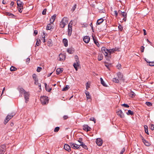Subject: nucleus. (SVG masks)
<instances>
[{
	"instance_id": "f257e3e1",
	"label": "nucleus",
	"mask_w": 154,
	"mask_h": 154,
	"mask_svg": "<svg viewBox=\"0 0 154 154\" xmlns=\"http://www.w3.org/2000/svg\"><path fill=\"white\" fill-rule=\"evenodd\" d=\"M68 20L67 18L64 17L63 18L60 23V26L61 28H63L68 23Z\"/></svg>"
},
{
	"instance_id": "f03ea898",
	"label": "nucleus",
	"mask_w": 154,
	"mask_h": 154,
	"mask_svg": "<svg viewBox=\"0 0 154 154\" xmlns=\"http://www.w3.org/2000/svg\"><path fill=\"white\" fill-rule=\"evenodd\" d=\"M48 99L47 96H43L40 97V100L42 104L44 105L47 104L48 102Z\"/></svg>"
},
{
	"instance_id": "7ed1b4c3",
	"label": "nucleus",
	"mask_w": 154,
	"mask_h": 154,
	"mask_svg": "<svg viewBox=\"0 0 154 154\" xmlns=\"http://www.w3.org/2000/svg\"><path fill=\"white\" fill-rule=\"evenodd\" d=\"M15 113L14 112L11 113L10 114L8 115L5 120L4 123L6 124L9 120L11 119L14 115Z\"/></svg>"
},
{
	"instance_id": "20e7f679",
	"label": "nucleus",
	"mask_w": 154,
	"mask_h": 154,
	"mask_svg": "<svg viewBox=\"0 0 154 154\" xmlns=\"http://www.w3.org/2000/svg\"><path fill=\"white\" fill-rule=\"evenodd\" d=\"M72 21L71 20L68 25V35L70 36L71 34L72 31Z\"/></svg>"
},
{
	"instance_id": "39448f33",
	"label": "nucleus",
	"mask_w": 154,
	"mask_h": 154,
	"mask_svg": "<svg viewBox=\"0 0 154 154\" xmlns=\"http://www.w3.org/2000/svg\"><path fill=\"white\" fill-rule=\"evenodd\" d=\"M69 144L71 147L74 149H80L81 147L80 146V144L79 145L72 143H70Z\"/></svg>"
},
{
	"instance_id": "423d86ee",
	"label": "nucleus",
	"mask_w": 154,
	"mask_h": 154,
	"mask_svg": "<svg viewBox=\"0 0 154 154\" xmlns=\"http://www.w3.org/2000/svg\"><path fill=\"white\" fill-rule=\"evenodd\" d=\"M118 13L120 15H122V17H123V20H124L125 22L126 21V19L127 17V15L126 13L125 12H122L120 10H119L118 11Z\"/></svg>"
},
{
	"instance_id": "0eeeda50",
	"label": "nucleus",
	"mask_w": 154,
	"mask_h": 154,
	"mask_svg": "<svg viewBox=\"0 0 154 154\" xmlns=\"http://www.w3.org/2000/svg\"><path fill=\"white\" fill-rule=\"evenodd\" d=\"M101 51L105 56H107L108 55L107 54L109 53V50L107 49L105 47H103L101 48Z\"/></svg>"
},
{
	"instance_id": "6e6552de",
	"label": "nucleus",
	"mask_w": 154,
	"mask_h": 154,
	"mask_svg": "<svg viewBox=\"0 0 154 154\" xmlns=\"http://www.w3.org/2000/svg\"><path fill=\"white\" fill-rule=\"evenodd\" d=\"M6 146L5 145L0 146V154H4L5 151Z\"/></svg>"
},
{
	"instance_id": "1a4fd4ad",
	"label": "nucleus",
	"mask_w": 154,
	"mask_h": 154,
	"mask_svg": "<svg viewBox=\"0 0 154 154\" xmlns=\"http://www.w3.org/2000/svg\"><path fill=\"white\" fill-rule=\"evenodd\" d=\"M116 113L117 115L121 118H123L124 117V115L121 110L118 109L116 112Z\"/></svg>"
},
{
	"instance_id": "9d476101",
	"label": "nucleus",
	"mask_w": 154,
	"mask_h": 154,
	"mask_svg": "<svg viewBox=\"0 0 154 154\" xmlns=\"http://www.w3.org/2000/svg\"><path fill=\"white\" fill-rule=\"evenodd\" d=\"M24 94V99L25 100V102L27 103L28 101H29V94L28 92H26Z\"/></svg>"
},
{
	"instance_id": "9b49d317",
	"label": "nucleus",
	"mask_w": 154,
	"mask_h": 154,
	"mask_svg": "<svg viewBox=\"0 0 154 154\" xmlns=\"http://www.w3.org/2000/svg\"><path fill=\"white\" fill-rule=\"evenodd\" d=\"M96 143L98 146H101L102 144V140L100 138H98L96 140Z\"/></svg>"
},
{
	"instance_id": "f8f14e48",
	"label": "nucleus",
	"mask_w": 154,
	"mask_h": 154,
	"mask_svg": "<svg viewBox=\"0 0 154 154\" xmlns=\"http://www.w3.org/2000/svg\"><path fill=\"white\" fill-rule=\"evenodd\" d=\"M71 147L70 145L66 144L64 145V148L65 149L69 152L71 151Z\"/></svg>"
},
{
	"instance_id": "ddd939ff",
	"label": "nucleus",
	"mask_w": 154,
	"mask_h": 154,
	"mask_svg": "<svg viewBox=\"0 0 154 154\" xmlns=\"http://www.w3.org/2000/svg\"><path fill=\"white\" fill-rule=\"evenodd\" d=\"M83 129L87 131H89L91 130V128L87 125H85L83 126Z\"/></svg>"
},
{
	"instance_id": "4468645a",
	"label": "nucleus",
	"mask_w": 154,
	"mask_h": 154,
	"mask_svg": "<svg viewBox=\"0 0 154 154\" xmlns=\"http://www.w3.org/2000/svg\"><path fill=\"white\" fill-rule=\"evenodd\" d=\"M90 37L87 36H85L83 39V41L86 43H88L90 41Z\"/></svg>"
},
{
	"instance_id": "2eb2a0df",
	"label": "nucleus",
	"mask_w": 154,
	"mask_h": 154,
	"mask_svg": "<svg viewBox=\"0 0 154 154\" xmlns=\"http://www.w3.org/2000/svg\"><path fill=\"white\" fill-rule=\"evenodd\" d=\"M59 60L61 61L64 60L66 58L65 55L61 54L59 55Z\"/></svg>"
},
{
	"instance_id": "dca6fc26",
	"label": "nucleus",
	"mask_w": 154,
	"mask_h": 154,
	"mask_svg": "<svg viewBox=\"0 0 154 154\" xmlns=\"http://www.w3.org/2000/svg\"><path fill=\"white\" fill-rule=\"evenodd\" d=\"M56 17V14H54L52 16L51 18L50 19V21L51 23H53Z\"/></svg>"
},
{
	"instance_id": "f3484780",
	"label": "nucleus",
	"mask_w": 154,
	"mask_h": 154,
	"mask_svg": "<svg viewBox=\"0 0 154 154\" xmlns=\"http://www.w3.org/2000/svg\"><path fill=\"white\" fill-rule=\"evenodd\" d=\"M17 4L18 7L22 8L23 7V3L20 0H18L17 1Z\"/></svg>"
},
{
	"instance_id": "a211bd4d",
	"label": "nucleus",
	"mask_w": 154,
	"mask_h": 154,
	"mask_svg": "<svg viewBox=\"0 0 154 154\" xmlns=\"http://www.w3.org/2000/svg\"><path fill=\"white\" fill-rule=\"evenodd\" d=\"M67 52L70 54H72L73 53L74 51V49L72 48H71L67 49Z\"/></svg>"
},
{
	"instance_id": "6ab92c4d",
	"label": "nucleus",
	"mask_w": 154,
	"mask_h": 154,
	"mask_svg": "<svg viewBox=\"0 0 154 154\" xmlns=\"http://www.w3.org/2000/svg\"><path fill=\"white\" fill-rule=\"evenodd\" d=\"M80 65V63H79V64H78L77 62H75L74 63L73 66L76 71L78 70L77 67L79 66Z\"/></svg>"
},
{
	"instance_id": "aec40b11",
	"label": "nucleus",
	"mask_w": 154,
	"mask_h": 154,
	"mask_svg": "<svg viewBox=\"0 0 154 154\" xmlns=\"http://www.w3.org/2000/svg\"><path fill=\"white\" fill-rule=\"evenodd\" d=\"M103 20H104L102 18L98 20L97 22V25H99L103 21Z\"/></svg>"
},
{
	"instance_id": "412c9836",
	"label": "nucleus",
	"mask_w": 154,
	"mask_h": 154,
	"mask_svg": "<svg viewBox=\"0 0 154 154\" xmlns=\"http://www.w3.org/2000/svg\"><path fill=\"white\" fill-rule=\"evenodd\" d=\"M117 76H118V78L120 80H121L123 78V75L120 72H118L117 73Z\"/></svg>"
},
{
	"instance_id": "4be33fe9",
	"label": "nucleus",
	"mask_w": 154,
	"mask_h": 154,
	"mask_svg": "<svg viewBox=\"0 0 154 154\" xmlns=\"http://www.w3.org/2000/svg\"><path fill=\"white\" fill-rule=\"evenodd\" d=\"M143 142L145 145L146 146H149L150 145V143L145 139L143 140Z\"/></svg>"
},
{
	"instance_id": "5701e85b",
	"label": "nucleus",
	"mask_w": 154,
	"mask_h": 154,
	"mask_svg": "<svg viewBox=\"0 0 154 154\" xmlns=\"http://www.w3.org/2000/svg\"><path fill=\"white\" fill-rule=\"evenodd\" d=\"M85 94L86 96L87 100L91 99V97L90 95V93H89V92L86 91Z\"/></svg>"
},
{
	"instance_id": "b1692460",
	"label": "nucleus",
	"mask_w": 154,
	"mask_h": 154,
	"mask_svg": "<svg viewBox=\"0 0 154 154\" xmlns=\"http://www.w3.org/2000/svg\"><path fill=\"white\" fill-rule=\"evenodd\" d=\"M63 71V69L58 68L56 70V74L59 75Z\"/></svg>"
},
{
	"instance_id": "393cba45",
	"label": "nucleus",
	"mask_w": 154,
	"mask_h": 154,
	"mask_svg": "<svg viewBox=\"0 0 154 154\" xmlns=\"http://www.w3.org/2000/svg\"><path fill=\"white\" fill-rule=\"evenodd\" d=\"M63 42L64 44V45L65 47H67L68 45L67 40L66 39L64 38L63 40Z\"/></svg>"
},
{
	"instance_id": "a878e982",
	"label": "nucleus",
	"mask_w": 154,
	"mask_h": 154,
	"mask_svg": "<svg viewBox=\"0 0 154 154\" xmlns=\"http://www.w3.org/2000/svg\"><path fill=\"white\" fill-rule=\"evenodd\" d=\"M52 23H49L48 24L47 26L46 29L47 30H51V29H53V26L51 25Z\"/></svg>"
},
{
	"instance_id": "bb28decb",
	"label": "nucleus",
	"mask_w": 154,
	"mask_h": 154,
	"mask_svg": "<svg viewBox=\"0 0 154 154\" xmlns=\"http://www.w3.org/2000/svg\"><path fill=\"white\" fill-rule=\"evenodd\" d=\"M118 49H116V48H115V49L113 48V49H109V53L110 54L109 55H110V54L111 53H113V52H114L115 51H118Z\"/></svg>"
},
{
	"instance_id": "cd10ccee",
	"label": "nucleus",
	"mask_w": 154,
	"mask_h": 154,
	"mask_svg": "<svg viewBox=\"0 0 154 154\" xmlns=\"http://www.w3.org/2000/svg\"><path fill=\"white\" fill-rule=\"evenodd\" d=\"M93 39L94 41V43L96 45L98 46V47H99V44L98 43V42L97 41L96 39H95V38L93 36Z\"/></svg>"
},
{
	"instance_id": "c85d7f7f",
	"label": "nucleus",
	"mask_w": 154,
	"mask_h": 154,
	"mask_svg": "<svg viewBox=\"0 0 154 154\" xmlns=\"http://www.w3.org/2000/svg\"><path fill=\"white\" fill-rule=\"evenodd\" d=\"M32 77L35 81H36L38 80L37 76L36 74H33L32 75Z\"/></svg>"
},
{
	"instance_id": "c756f323",
	"label": "nucleus",
	"mask_w": 154,
	"mask_h": 154,
	"mask_svg": "<svg viewBox=\"0 0 154 154\" xmlns=\"http://www.w3.org/2000/svg\"><path fill=\"white\" fill-rule=\"evenodd\" d=\"M19 91L21 94L23 93L24 94L26 92L23 88H19Z\"/></svg>"
},
{
	"instance_id": "7c9ffc66",
	"label": "nucleus",
	"mask_w": 154,
	"mask_h": 154,
	"mask_svg": "<svg viewBox=\"0 0 154 154\" xmlns=\"http://www.w3.org/2000/svg\"><path fill=\"white\" fill-rule=\"evenodd\" d=\"M100 80L101 82V83L105 87H106V85L105 83L104 82L103 80V79L102 78H100Z\"/></svg>"
},
{
	"instance_id": "2f4dec72",
	"label": "nucleus",
	"mask_w": 154,
	"mask_h": 154,
	"mask_svg": "<svg viewBox=\"0 0 154 154\" xmlns=\"http://www.w3.org/2000/svg\"><path fill=\"white\" fill-rule=\"evenodd\" d=\"M135 94L133 91H131L129 93V95L132 97H133L135 96Z\"/></svg>"
},
{
	"instance_id": "473e14b6",
	"label": "nucleus",
	"mask_w": 154,
	"mask_h": 154,
	"mask_svg": "<svg viewBox=\"0 0 154 154\" xmlns=\"http://www.w3.org/2000/svg\"><path fill=\"white\" fill-rule=\"evenodd\" d=\"M103 58V56L102 54H99L98 56V59L99 61L101 60Z\"/></svg>"
},
{
	"instance_id": "72a5a7b5",
	"label": "nucleus",
	"mask_w": 154,
	"mask_h": 154,
	"mask_svg": "<svg viewBox=\"0 0 154 154\" xmlns=\"http://www.w3.org/2000/svg\"><path fill=\"white\" fill-rule=\"evenodd\" d=\"M34 83L35 85H38V86L39 88L41 89V84L40 83H39L38 82V80L36 81H35Z\"/></svg>"
},
{
	"instance_id": "f704fd0d",
	"label": "nucleus",
	"mask_w": 154,
	"mask_h": 154,
	"mask_svg": "<svg viewBox=\"0 0 154 154\" xmlns=\"http://www.w3.org/2000/svg\"><path fill=\"white\" fill-rule=\"evenodd\" d=\"M80 146H81L83 148L85 149H88L87 146L85 145V144L83 143L82 144H80Z\"/></svg>"
},
{
	"instance_id": "c9c22d12",
	"label": "nucleus",
	"mask_w": 154,
	"mask_h": 154,
	"mask_svg": "<svg viewBox=\"0 0 154 154\" xmlns=\"http://www.w3.org/2000/svg\"><path fill=\"white\" fill-rule=\"evenodd\" d=\"M69 87L68 85H66L65 87L63 89L62 91H67L69 88Z\"/></svg>"
},
{
	"instance_id": "e433bc0d",
	"label": "nucleus",
	"mask_w": 154,
	"mask_h": 154,
	"mask_svg": "<svg viewBox=\"0 0 154 154\" xmlns=\"http://www.w3.org/2000/svg\"><path fill=\"white\" fill-rule=\"evenodd\" d=\"M41 43V40L40 39L37 38V42L36 45L37 46H38Z\"/></svg>"
},
{
	"instance_id": "4c0bfd02",
	"label": "nucleus",
	"mask_w": 154,
	"mask_h": 154,
	"mask_svg": "<svg viewBox=\"0 0 154 154\" xmlns=\"http://www.w3.org/2000/svg\"><path fill=\"white\" fill-rule=\"evenodd\" d=\"M75 62H77V63H78V64H79V63H80V62H79V58L78 57L77 55H75Z\"/></svg>"
},
{
	"instance_id": "58836bf2",
	"label": "nucleus",
	"mask_w": 154,
	"mask_h": 154,
	"mask_svg": "<svg viewBox=\"0 0 154 154\" xmlns=\"http://www.w3.org/2000/svg\"><path fill=\"white\" fill-rule=\"evenodd\" d=\"M120 80L116 78H114L113 79V81L115 83H118L119 82Z\"/></svg>"
},
{
	"instance_id": "ea45409f",
	"label": "nucleus",
	"mask_w": 154,
	"mask_h": 154,
	"mask_svg": "<svg viewBox=\"0 0 154 154\" xmlns=\"http://www.w3.org/2000/svg\"><path fill=\"white\" fill-rule=\"evenodd\" d=\"M126 113L128 115H132L134 114L133 112L131 111L130 110H128V112Z\"/></svg>"
},
{
	"instance_id": "a19ab883",
	"label": "nucleus",
	"mask_w": 154,
	"mask_h": 154,
	"mask_svg": "<svg viewBox=\"0 0 154 154\" xmlns=\"http://www.w3.org/2000/svg\"><path fill=\"white\" fill-rule=\"evenodd\" d=\"M144 128H145V133L147 134H149V133H148L147 126H145Z\"/></svg>"
},
{
	"instance_id": "79ce46f5",
	"label": "nucleus",
	"mask_w": 154,
	"mask_h": 154,
	"mask_svg": "<svg viewBox=\"0 0 154 154\" xmlns=\"http://www.w3.org/2000/svg\"><path fill=\"white\" fill-rule=\"evenodd\" d=\"M17 69L15 68V67L13 66H12L10 69V70L11 71H15Z\"/></svg>"
},
{
	"instance_id": "37998d69",
	"label": "nucleus",
	"mask_w": 154,
	"mask_h": 154,
	"mask_svg": "<svg viewBox=\"0 0 154 154\" xmlns=\"http://www.w3.org/2000/svg\"><path fill=\"white\" fill-rule=\"evenodd\" d=\"M145 104L149 106H150L152 105V103L150 102H146Z\"/></svg>"
},
{
	"instance_id": "c03bdc74",
	"label": "nucleus",
	"mask_w": 154,
	"mask_h": 154,
	"mask_svg": "<svg viewBox=\"0 0 154 154\" xmlns=\"http://www.w3.org/2000/svg\"><path fill=\"white\" fill-rule=\"evenodd\" d=\"M52 41L51 39H49L48 42V45L50 46V45L51 44Z\"/></svg>"
},
{
	"instance_id": "a18cd8bd",
	"label": "nucleus",
	"mask_w": 154,
	"mask_h": 154,
	"mask_svg": "<svg viewBox=\"0 0 154 154\" xmlns=\"http://www.w3.org/2000/svg\"><path fill=\"white\" fill-rule=\"evenodd\" d=\"M60 129V128L59 127H56L54 130V132H58Z\"/></svg>"
},
{
	"instance_id": "49530a36",
	"label": "nucleus",
	"mask_w": 154,
	"mask_h": 154,
	"mask_svg": "<svg viewBox=\"0 0 154 154\" xmlns=\"http://www.w3.org/2000/svg\"><path fill=\"white\" fill-rule=\"evenodd\" d=\"M78 141L80 143V144H82L83 143L82 142V138H79L78 140Z\"/></svg>"
},
{
	"instance_id": "de8ad7c7",
	"label": "nucleus",
	"mask_w": 154,
	"mask_h": 154,
	"mask_svg": "<svg viewBox=\"0 0 154 154\" xmlns=\"http://www.w3.org/2000/svg\"><path fill=\"white\" fill-rule=\"evenodd\" d=\"M149 65L150 66H154V62H149Z\"/></svg>"
},
{
	"instance_id": "09e8293b",
	"label": "nucleus",
	"mask_w": 154,
	"mask_h": 154,
	"mask_svg": "<svg viewBox=\"0 0 154 154\" xmlns=\"http://www.w3.org/2000/svg\"><path fill=\"white\" fill-rule=\"evenodd\" d=\"M90 121H93L94 122V123H96V119L94 118V117H91L90 118Z\"/></svg>"
},
{
	"instance_id": "8fccbe9b",
	"label": "nucleus",
	"mask_w": 154,
	"mask_h": 154,
	"mask_svg": "<svg viewBox=\"0 0 154 154\" xmlns=\"http://www.w3.org/2000/svg\"><path fill=\"white\" fill-rule=\"evenodd\" d=\"M116 67L119 69H121V65L120 64L118 63Z\"/></svg>"
},
{
	"instance_id": "3c124183",
	"label": "nucleus",
	"mask_w": 154,
	"mask_h": 154,
	"mask_svg": "<svg viewBox=\"0 0 154 154\" xmlns=\"http://www.w3.org/2000/svg\"><path fill=\"white\" fill-rule=\"evenodd\" d=\"M121 105L122 106L125 107H126L127 108L129 107V106L127 104H125V103H124L123 104H122Z\"/></svg>"
},
{
	"instance_id": "603ef678",
	"label": "nucleus",
	"mask_w": 154,
	"mask_h": 154,
	"mask_svg": "<svg viewBox=\"0 0 154 154\" xmlns=\"http://www.w3.org/2000/svg\"><path fill=\"white\" fill-rule=\"evenodd\" d=\"M42 69V68L40 67H37V71L38 72H39L40 71L41 69Z\"/></svg>"
},
{
	"instance_id": "864d4df0",
	"label": "nucleus",
	"mask_w": 154,
	"mask_h": 154,
	"mask_svg": "<svg viewBox=\"0 0 154 154\" xmlns=\"http://www.w3.org/2000/svg\"><path fill=\"white\" fill-rule=\"evenodd\" d=\"M125 148H123L122 149L121 151V152L120 154H123V153L125 152Z\"/></svg>"
},
{
	"instance_id": "5fc2aeb1",
	"label": "nucleus",
	"mask_w": 154,
	"mask_h": 154,
	"mask_svg": "<svg viewBox=\"0 0 154 154\" xmlns=\"http://www.w3.org/2000/svg\"><path fill=\"white\" fill-rule=\"evenodd\" d=\"M150 129L153 131L154 130V125L153 124H151L150 125Z\"/></svg>"
},
{
	"instance_id": "6e6d98bb",
	"label": "nucleus",
	"mask_w": 154,
	"mask_h": 154,
	"mask_svg": "<svg viewBox=\"0 0 154 154\" xmlns=\"http://www.w3.org/2000/svg\"><path fill=\"white\" fill-rule=\"evenodd\" d=\"M30 59L29 58H27L26 59V63L28 64L29 62H30Z\"/></svg>"
},
{
	"instance_id": "4d7b16f0",
	"label": "nucleus",
	"mask_w": 154,
	"mask_h": 154,
	"mask_svg": "<svg viewBox=\"0 0 154 154\" xmlns=\"http://www.w3.org/2000/svg\"><path fill=\"white\" fill-rule=\"evenodd\" d=\"M76 4H75L72 7V10L73 11H75V9L76 8Z\"/></svg>"
},
{
	"instance_id": "13d9d810",
	"label": "nucleus",
	"mask_w": 154,
	"mask_h": 154,
	"mask_svg": "<svg viewBox=\"0 0 154 154\" xmlns=\"http://www.w3.org/2000/svg\"><path fill=\"white\" fill-rule=\"evenodd\" d=\"M46 9H45L42 11V14L43 15H45L46 14Z\"/></svg>"
},
{
	"instance_id": "bf43d9fd",
	"label": "nucleus",
	"mask_w": 154,
	"mask_h": 154,
	"mask_svg": "<svg viewBox=\"0 0 154 154\" xmlns=\"http://www.w3.org/2000/svg\"><path fill=\"white\" fill-rule=\"evenodd\" d=\"M114 14L115 15L116 17H117L118 15V13L116 11H114Z\"/></svg>"
},
{
	"instance_id": "052dcab7",
	"label": "nucleus",
	"mask_w": 154,
	"mask_h": 154,
	"mask_svg": "<svg viewBox=\"0 0 154 154\" xmlns=\"http://www.w3.org/2000/svg\"><path fill=\"white\" fill-rule=\"evenodd\" d=\"M141 51L142 52H144V47L143 46H142L141 48Z\"/></svg>"
},
{
	"instance_id": "680f3d73",
	"label": "nucleus",
	"mask_w": 154,
	"mask_h": 154,
	"mask_svg": "<svg viewBox=\"0 0 154 154\" xmlns=\"http://www.w3.org/2000/svg\"><path fill=\"white\" fill-rule=\"evenodd\" d=\"M86 88L87 90L88 89V88H89V85L88 84V82H87L86 84Z\"/></svg>"
},
{
	"instance_id": "e2e57ef3",
	"label": "nucleus",
	"mask_w": 154,
	"mask_h": 154,
	"mask_svg": "<svg viewBox=\"0 0 154 154\" xmlns=\"http://www.w3.org/2000/svg\"><path fill=\"white\" fill-rule=\"evenodd\" d=\"M68 116L66 115H64L63 116V118L64 120H66V119L68 118Z\"/></svg>"
},
{
	"instance_id": "0e129e2a",
	"label": "nucleus",
	"mask_w": 154,
	"mask_h": 154,
	"mask_svg": "<svg viewBox=\"0 0 154 154\" xmlns=\"http://www.w3.org/2000/svg\"><path fill=\"white\" fill-rule=\"evenodd\" d=\"M6 15H8L9 16H10V15H12V14L10 13V12H6Z\"/></svg>"
},
{
	"instance_id": "69168bd1",
	"label": "nucleus",
	"mask_w": 154,
	"mask_h": 154,
	"mask_svg": "<svg viewBox=\"0 0 154 154\" xmlns=\"http://www.w3.org/2000/svg\"><path fill=\"white\" fill-rule=\"evenodd\" d=\"M22 9H23V7H22V8H20L18 9L20 13H21L22 12Z\"/></svg>"
},
{
	"instance_id": "338daca9",
	"label": "nucleus",
	"mask_w": 154,
	"mask_h": 154,
	"mask_svg": "<svg viewBox=\"0 0 154 154\" xmlns=\"http://www.w3.org/2000/svg\"><path fill=\"white\" fill-rule=\"evenodd\" d=\"M38 31L36 30H35L34 32V34L35 35H36L38 34Z\"/></svg>"
},
{
	"instance_id": "774afa93",
	"label": "nucleus",
	"mask_w": 154,
	"mask_h": 154,
	"mask_svg": "<svg viewBox=\"0 0 154 154\" xmlns=\"http://www.w3.org/2000/svg\"><path fill=\"white\" fill-rule=\"evenodd\" d=\"M83 25L85 27H86L88 26V24L86 23H84Z\"/></svg>"
}]
</instances>
